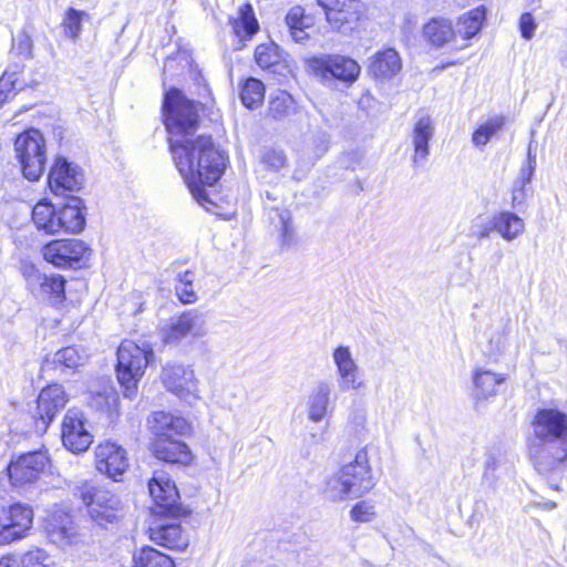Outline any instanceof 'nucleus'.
Wrapping results in <instances>:
<instances>
[{
	"label": "nucleus",
	"mask_w": 567,
	"mask_h": 567,
	"mask_svg": "<svg viewBox=\"0 0 567 567\" xmlns=\"http://www.w3.org/2000/svg\"><path fill=\"white\" fill-rule=\"evenodd\" d=\"M199 107L177 89L165 94L163 109L173 161L193 197L205 206L212 203L205 186H213L221 177L226 158L210 136L190 138L199 124Z\"/></svg>",
	"instance_id": "f257e3e1"
},
{
	"label": "nucleus",
	"mask_w": 567,
	"mask_h": 567,
	"mask_svg": "<svg viewBox=\"0 0 567 567\" xmlns=\"http://www.w3.org/2000/svg\"><path fill=\"white\" fill-rule=\"evenodd\" d=\"M534 442L529 447L536 471L547 475L567 460V414L558 409H539L532 422Z\"/></svg>",
	"instance_id": "f03ea898"
},
{
	"label": "nucleus",
	"mask_w": 567,
	"mask_h": 567,
	"mask_svg": "<svg viewBox=\"0 0 567 567\" xmlns=\"http://www.w3.org/2000/svg\"><path fill=\"white\" fill-rule=\"evenodd\" d=\"M377 484L365 449L360 450L353 461L344 464L331 475L324 487V495L333 502H341L349 497L358 498L369 493Z\"/></svg>",
	"instance_id": "7ed1b4c3"
},
{
	"label": "nucleus",
	"mask_w": 567,
	"mask_h": 567,
	"mask_svg": "<svg viewBox=\"0 0 567 567\" xmlns=\"http://www.w3.org/2000/svg\"><path fill=\"white\" fill-rule=\"evenodd\" d=\"M32 220L37 229L47 235H55L60 231L80 233L85 226L82 199L70 197L59 210L49 203L40 202L33 207Z\"/></svg>",
	"instance_id": "20e7f679"
},
{
	"label": "nucleus",
	"mask_w": 567,
	"mask_h": 567,
	"mask_svg": "<svg viewBox=\"0 0 567 567\" xmlns=\"http://www.w3.org/2000/svg\"><path fill=\"white\" fill-rule=\"evenodd\" d=\"M153 358L154 351L147 344L141 347L131 340L121 343L117 349L116 373L125 398L133 399L136 395L137 383Z\"/></svg>",
	"instance_id": "39448f33"
},
{
	"label": "nucleus",
	"mask_w": 567,
	"mask_h": 567,
	"mask_svg": "<svg viewBox=\"0 0 567 567\" xmlns=\"http://www.w3.org/2000/svg\"><path fill=\"white\" fill-rule=\"evenodd\" d=\"M14 153L23 176L30 182L41 178L47 165V143L37 128L20 133L14 141Z\"/></svg>",
	"instance_id": "423d86ee"
},
{
	"label": "nucleus",
	"mask_w": 567,
	"mask_h": 567,
	"mask_svg": "<svg viewBox=\"0 0 567 567\" xmlns=\"http://www.w3.org/2000/svg\"><path fill=\"white\" fill-rule=\"evenodd\" d=\"M323 9L331 29L343 35L357 32L365 17V6L360 0H317Z\"/></svg>",
	"instance_id": "0eeeda50"
},
{
	"label": "nucleus",
	"mask_w": 567,
	"mask_h": 567,
	"mask_svg": "<svg viewBox=\"0 0 567 567\" xmlns=\"http://www.w3.org/2000/svg\"><path fill=\"white\" fill-rule=\"evenodd\" d=\"M78 494L87 506L89 514L97 525L117 523L122 516V507L118 498L107 491L96 488L90 483H83L78 487Z\"/></svg>",
	"instance_id": "6e6552de"
},
{
	"label": "nucleus",
	"mask_w": 567,
	"mask_h": 567,
	"mask_svg": "<svg viewBox=\"0 0 567 567\" xmlns=\"http://www.w3.org/2000/svg\"><path fill=\"white\" fill-rule=\"evenodd\" d=\"M308 69L312 75L322 82L339 80L352 84L360 75L361 68L358 62L340 54H321L308 61Z\"/></svg>",
	"instance_id": "1a4fd4ad"
},
{
	"label": "nucleus",
	"mask_w": 567,
	"mask_h": 567,
	"mask_svg": "<svg viewBox=\"0 0 567 567\" xmlns=\"http://www.w3.org/2000/svg\"><path fill=\"white\" fill-rule=\"evenodd\" d=\"M20 272L27 289L38 299L52 305L61 303L65 298V279L61 275L48 276L32 262L21 261Z\"/></svg>",
	"instance_id": "9d476101"
},
{
	"label": "nucleus",
	"mask_w": 567,
	"mask_h": 567,
	"mask_svg": "<svg viewBox=\"0 0 567 567\" xmlns=\"http://www.w3.org/2000/svg\"><path fill=\"white\" fill-rule=\"evenodd\" d=\"M208 332L207 317L197 309L171 318L161 330L165 343H179L184 339H200Z\"/></svg>",
	"instance_id": "9b49d317"
},
{
	"label": "nucleus",
	"mask_w": 567,
	"mask_h": 567,
	"mask_svg": "<svg viewBox=\"0 0 567 567\" xmlns=\"http://www.w3.org/2000/svg\"><path fill=\"white\" fill-rule=\"evenodd\" d=\"M150 495L154 499V514L178 517L183 513L179 493L175 483L164 471H154L148 482Z\"/></svg>",
	"instance_id": "f8f14e48"
},
{
	"label": "nucleus",
	"mask_w": 567,
	"mask_h": 567,
	"mask_svg": "<svg viewBox=\"0 0 567 567\" xmlns=\"http://www.w3.org/2000/svg\"><path fill=\"white\" fill-rule=\"evenodd\" d=\"M33 523L29 505L16 503L6 506L0 502V545L25 537Z\"/></svg>",
	"instance_id": "ddd939ff"
},
{
	"label": "nucleus",
	"mask_w": 567,
	"mask_h": 567,
	"mask_svg": "<svg viewBox=\"0 0 567 567\" xmlns=\"http://www.w3.org/2000/svg\"><path fill=\"white\" fill-rule=\"evenodd\" d=\"M161 378L167 391L186 403L194 404L200 399L198 380L190 367L167 364L163 368Z\"/></svg>",
	"instance_id": "4468645a"
},
{
	"label": "nucleus",
	"mask_w": 567,
	"mask_h": 567,
	"mask_svg": "<svg viewBox=\"0 0 567 567\" xmlns=\"http://www.w3.org/2000/svg\"><path fill=\"white\" fill-rule=\"evenodd\" d=\"M48 183L55 196L73 197L71 194L79 192L84 185V174L80 166L58 156L50 169Z\"/></svg>",
	"instance_id": "2eb2a0df"
},
{
	"label": "nucleus",
	"mask_w": 567,
	"mask_h": 567,
	"mask_svg": "<svg viewBox=\"0 0 567 567\" xmlns=\"http://www.w3.org/2000/svg\"><path fill=\"white\" fill-rule=\"evenodd\" d=\"M49 462V456L42 451L29 452L11 461L8 473L12 485L24 486L37 482Z\"/></svg>",
	"instance_id": "dca6fc26"
},
{
	"label": "nucleus",
	"mask_w": 567,
	"mask_h": 567,
	"mask_svg": "<svg viewBox=\"0 0 567 567\" xmlns=\"http://www.w3.org/2000/svg\"><path fill=\"white\" fill-rule=\"evenodd\" d=\"M87 246L79 239H58L52 240L42 248L44 260L58 268H72L79 264Z\"/></svg>",
	"instance_id": "f3484780"
},
{
	"label": "nucleus",
	"mask_w": 567,
	"mask_h": 567,
	"mask_svg": "<svg viewBox=\"0 0 567 567\" xmlns=\"http://www.w3.org/2000/svg\"><path fill=\"white\" fill-rule=\"evenodd\" d=\"M332 361L336 367L340 391H358L365 386V382L360 374V367L348 346L334 348Z\"/></svg>",
	"instance_id": "a211bd4d"
},
{
	"label": "nucleus",
	"mask_w": 567,
	"mask_h": 567,
	"mask_svg": "<svg viewBox=\"0 0 567 567\" xmlns=\"http://www.w3.org/2000/svg\"><path fill=\"white\" fill-rule=\"evenodd\" d=\"M95 464L100 473L114 481H121L130 465L126 450L111 441L103 442L96 446Z\"/></svg>",
	"instance_id": "6ab92c4d"
},
{
	"label": "nucleus",
	"mask_w": 567,
	"mask_h": 567,
	"mask_svg": "<svg viewBox=\"0 0 567 567\" xmlns=\"http://www.w3.org/2000/svg\"><path fill=\"white\" fill-rule=\"evenodd\" d=\"M61 439L63 445L73 453L86 451L93 442V436L85 427L83 414L69 410L63 417Z\"/></svg>",
	"instance_id": "aec40b11"
},
{
	"label": "nucleus",
	"mask_w": 567,
	"mask_h": 567,
	"mask_svg": "<svg viewBox=\"0 0 567 567\" xmlns=\"http://www.w3.org/2000/svg\"><path fill=\"white\" fill-rule=\"evenodd\" d=\"M332 385L321 381L311 390L306 401L307 417L312 423H320L326 417L332 416L334 404L331 400Z\"/></svg>",
	"instance_id": "412c9836"
},
{
	"label": "nucleus",
	"mask_w": 567,
	"mask_h": 567,
	"mask_svg": "<svg viewBox=\"0 0 567 567\" xmlns=\"http://www.w3.org/2000/svg\"><path fill=\"white\" fill-rule=\"evenodd\" d=\"M66 402V393L60 384H51L40 392L37 401V414L44 429L52 422L56 413L65 406Z\"/></svg>",
	"instance_id": "4be33fe9"
},
{
	"label": "nucleus",
	"mask_w": 567,
	"mask_h": 567,
	"mask_svg": "<svg viewBox=\"0 0 567 567\" xmlns=\"http://www.w3.org/2000/svg\"><path fill=\"white\" fill-rule=\"evenodd\" d=\"M150 427L155 439H175L190 432L187 420L164 411L153 413Z\"/></svg>",
	"instance_id": "5701e85b"
},
{
	"label": "nucleus",
	"mask_w": 567,
	"mask_h": 567,
	"mask_svg": "<svg viewBox=\"0 0 567 567\" xmlns=\"http://www.w3.org/2000/svg\"><path fill=\"white\" fill-rule=\"evenodd\" d=\"M45 532L51 543L59 547L71 545L78 536L72 517L61 511L53 512L45 525Z\"/></svg>",
	"instance_id": "b1692460"
},
{
	"label": "nucleus",
	"mask_w": 567,
	"mask_h": 567,
	"mask_svg": "<svg viewBox=\"0 0 567 567\" xmlns=\"http://www.w3.org/2000/svg\"><path fill=\"white\" fill-rule=\"evenodd\" d=\"M152 451L156 458L171 464H188L192 454L188 446L178 439H154Z\"/></svg>",
	"instance_id": "393cba45"
},
{
	"label": "nucleus",
	"mask_w": 567,
	"mask_h": 567,
	"mask_svg": "<svg viewBox=\"0 0 567 567\" xmlns=\"http://www.w3.org/2000/svg\"><path fill=\"white\" fill-rule=\"evenodd\" d=\"M434 125L429 115H421L413 127L412 144L414 155L412 158L414 166H420L425 163L429 156V142L433 137Z\"/></svg>",
	"instance_id": "a878e982"
},
{
	"label": "nucleus",
	"mask_w": 567,
	"mask_h": 567,
	"mask_svg": "<svg viewBox=\"0 0 567 567\" xmlns=\"http://www.w3.org/2000/svg\"><path fill=\"white\" fill-rule=\"evenodd\" d=\"M506 379V374L495 373L482 368L474 369L472 380L474 384L473 398L476 404L495 396L497 386L504 383Z\"/></svg>",
	"instance_id": "bb28decb"
},
{
	"label": "nucleus",
	"mask_w": 567,
	"mask_h": 567,
	"mask_svg": "<svg viewBox=\"0 0 567 567\" xmlns=\"http://www.w3.org/2000/svg\"><path fill=\"white\" fill-rule=\"evenodd\" d=\"M150 538L157 545L179 551L185 550L189 544L187 535L178 523L151 527Z\"/></svg>",
	"instance_id": "cd10ccee"
},
{
	"label": "nucleus",
	"mask_w": 567,
	"mask_h": 567,
	"mask_svg": "<svg viewBox=\"0 0 567 567\" xmlns=\"http://www.w3.org/2000/svg\"><path fill=\"white\" fill-rule=\"evenodd\" d=\"M402 69L401 58L394 49H385L372 58L370 71L379 79H391Z\"/></svg>",
	"instance_id": "c85d7f7f"
},
{
	"label": "nucleus",
	"mask_w": 567,
	"mask_h": 567,
	"mask_svg": "<svg viewBox=\"0 0 567 567\" xmlns=\"http://www.w3.org/2000/svg\"><path fill=\"white\" fill-rule=\"evenodd\" d=\"M455 37L452 22L444 18H434L423 27V38L433 48H442Z\"/></svg>",
	"instance_id": "c756f323"
},
{
	"label": "nucleus",
	"mask_w": 567,
	"mask_h": 567,
	"mask_svg": "<svg viewBox=\"0 0 567 567\" xmlns=\"http://www.w3.org/2000/svg\"><path fill=\"white\" fill-rule=\"evenodd\" d=\"M494 231L511 241L517 238L525 229L524 220L511 212H499L492 217Z\"/></svg>",
	"instance_id": "7c9ffc66"
},
{
	"label": "nucleus",
	"mask_w": 567,
	"mask_h": 567,
	"mask_svg": "<svg viewBox=\"0 0 567 567\" xmlns=\"http://www.w3.org/2000/svg\"><path fill=\"white\" fill-rule=\"evenodd\" d=\"M233 30L241 40L249 39L258 31V22L249 3L241 6L238 16L229 20Z\"/></svg>",
	"instance_id": "2f4dec72"
},
{
	"label": "nucleus",
	"mask_w": 567,
	"mask_h": 567,
	"mask_svg": "<svg viewBox=\"0 0 567 567\" xmlns=\"http://www.w3.org/2000/svg\"><path fill=\"white\" fill-rule=\"evenodd\" d=\"M19 65L9 66L0 78V106L14 97L18 91L28 86V83L21 81L18 76Z\"/></svg>",
	"instance_id": "473e14b6"
},
{
	"label": "nucleus",
	"mask_w": 567,
	"mask_h": 567,
	"mask_svg": "<svg viewBox=\"0 0 567 567\" xmlns=\"http://www.w3.org/2000/svg\"><path fill=\"white\" fill-rule=\"evenodd\" d=\"M133 561L135 567H175L169 556L150 546L135 550Z\"/></svg>",
	"instance_id": "72a5a7b5"
},
{
	"label": "nucleus",
	"mask_w": 567,
	"mask_h": 567,
	"mask_svg": "<svg viewBox=\"0 0 567 567\" xmlns=\"http://www.w3.org/2000/svg\"><path fill=\"white\" fill-rule=\"evenodd\" d=\"M505 125V117L495 115L487 118L484 123L480 124L472 134V143L475 147H484L494 135L503 130Z\"/></svg>",
	"instance_id": "f704fd0d"
},
{
	"label": "nucleus",
	"mask_w": 567,
	"mask_h": 567,
	"mask_svg": "<svg viewBox=\"0 0 567 567\" xmlns=\"http://www.w3.org/2000/svg\"><path fill=\"white\" fill-rule=\"evenodd\" d=\"M87 360V354L84 350H80L75 347H66L58 352L53 357V363L61 370H70L75 372L80 367L84 365Z\"/></svg>",
	"instance_id": "c9c22d12"
},
{
	"label": "nucleus",
	"mask_w": 567,
	"mask_h": 567,
	"mask_svg": "<svg viewBox=\"0 0 567 567\" xmlns=\"http://www.w3.org/2000/svg\"><path fill=\"white\" fill-rule=\"evenodd\" d=\"M484 19H485V9L484 8H476L474 10H471L470 12L463 14L460 18L458 33L464 39H471L481 30Z\"/></svg>",
	"instance_id": "e433bc0d"
},
{
	"label": "nucleus",
	"mask_w": 567,
	"mask_h": 567,
	"mask_svg": "<svg viewBox=\"0 0 567 567\" xmlns=\"http://www.w3.org/2000/svg\"><path fill=\"white\" fill-rule=\"evenodd\" d=\"M265 97V86L261 81L250 78L248 79L240 92V99L243 104L250 109H257L261 105Z\"/></svg>",
	"instance_id": "4c0bfd02"
},
{
	"label": "nucleus",
	"mask_w": 567,
	"mask_h": 567,
	"mask_svg": "<svg viewBox=\"0 0 567 567\" xmlns=\"http://www.w3.org/2000/svg\"><path fill=\"white\" fill-rule=\"evenodd\" d=\"M295 109V100L286 91H277L270 96L268 112L275 120L288 116Z\"/></svg>",
	"instance_id": "58836bf2"
},
{
	"label": "nucleus",
	"mask_w": 567,
	"mask_h": 567,
	"mask_svg": "<svg viewBox=\"0 0 567 567\" xmlns=\"http://www.w3.org/2000/svg\"><path fill=\"white\" fill-rule=\"evenodd\" d=\"M195 275L193 271H184L178 274V281L175 286L176 296L179 301L184 305L195 303L197 301V295L194 290Z\"/></svg>",
	"instance_id": "ea45409f"
},
{
	"label": "nucleus",
	"mask_w": 567,
	"mask_h": 567,
	"mask_svg": "<svg viewBox=\"0 0 567 567\" xmlns=\"http://www.w3.org/2000/svg\"><path fill=\"white\" fill-rule=\"evenodd\" d=\"M84 18H89L86 12L70 8L65 12V17L62 22L65 35L75 41L82 31V20Z\"/></svg>",
	"instance_id": "a19ab883"
},
{
	"label": "nucleus",
	"mask_w": 567,
	"mask_h": 567,
	"mask_svg": "<svg viewBox=\"0 0 567 567\" xmlns=\"http://www.w3.org/2000/svg\"><path fill=\"white\" fill-rule=\"evenodd\" d=\"M10 53L22 60H28L33 56V41L31 34L27 30H21L12 38V48Z\"/></svg>",
	"instance_id": "79ce46f5"
},
{
	"label": "nucleus",
	"mask_w": 567,
	"mask_h": 567,
	"mask_svg": "<svg viewBox=\"0 0 567 567\" xmlns=\"http://www.w3.org/2000/svg\"><path fill=\"white\" fill-rule=\"evenodd\" d=\"M255 60L260 68L268 69L278 62L279 56L272 45L260 44L255 50Z\"/></svg>",
	"instance_id": "37998d69"
},
{
	"label": "nucleus",
	"mask_w": 567,
	"mask_h": 567,
	"mask_svg": "<svg viewBox=\"0 0 567 567\" xmlns=\"http://www.w3.org/2000/svg\"><path fill=\"white\" fill-rule=\"evenodd\" d=\"M262 164L272 172H280L286 167L287 158L281 151L266 150L261 157Z\"/></svg>",
	"instance_id": "c03bdc74"
},
{
	"label": "nucleus",
	"mask_w": 567,
	"mask_h": 567,
	"mask_svg": "<svg viewBox=\"0 0 567 567\" xmlns=\"http://www.w3.org/2000/svg\"><path fill=\"white\" fill-rule=\"evenodd\" d=\"M49 560L50 557L44 550L35 548L22 556L21 564L22 567H49Z\"/></svg>",
	"instance_id": "a18cd8bd"
},
{
	"label": "nucleus",
	"mask_w": 567,
	"mask_h": 567,
	"mask_svg": "<svg viewBox=\"0 0 567 567\" xmlns=\"http://www.w3.org/2000/svg\"><path fill=\"white\" fill-rule=\"evenodd\" d=\"M350 515L354 522H359V523L370 522L375 516L374 505L367 501L359 502L351 509Z\"/></svg>",
	"instance_id": "49530a36"
},
{
	"label": "nucleus",
	"mask_w": 567,
	"mask_h": 567,
	"mask_svg": "<svg viewBox=\"0 0 567 567\" xmlns=\"http://www.w3.org/2000/svg\"><path fill=\"white\" fill-rule=\"evenodd\" d=\"M286 24L289 29L298 27H309V19L305 16L303 8L296 6L292 7L286 16Z\"/></svg>",
	"instance_id": "de8ad7c7"
},
{
	"label": "nucleus",
	"mask_w": 567,
	"mask_h": 567,
	"mask_svg": "<svg viewBox=\"0 0 567 567\" xmlns=\"http://www.w3.org/2000/svg\"><path fill=\"white\" fill-rule=\"evenodd\" d=\"M328 151V143L323 136H318L307 144L305 153L310 158L318 159Z\"/></svg>",
	"instance_id": "09e8293b"
},
{
	"label": "nucleus",
	"mask_w": 567,
	"mask_h": 567,
	"mask_svg": "<svg viewBox=\"0 0 567 567\" xmlns=\"http://www.w3.org/2000/svg\"><path fill=\"white\" fill-rule=\"evenodd\" d=\"M537 24L530 13H523L519 19V29L522 37L530 40L534 37Z\"/></svg>",
	"instance_id": "8fccbe9b"
},
{
	"label": "nucleus",
	"mask_w": 567,
	"mask_h": 567,
	"mask_svg": "<svg viewBox=\"0 0 567 567\" xmlns=\"http://www.w3.org/2000/svg\"><path fill=\"white\" fill-rule=\"evenodd\" d=\"M278 217L281 221V237H282V244L284 245H291L293 241V233L292 227L289 224V214L287 212H278Z\"/></svg>",
	"instance_id": "3c124183"
},
{
	"label": "nucleus",
	"mask_w": 567,
	"mask_h": 567,
	"mask_svg": "<svg viewBox=\"0 0 567 567\" xmlns=\"http://www.w3.org/2000/svg\"><path fill=\"white\" fill-rule=\"evenodd\" d=\"M492 231H494L492 219L488 223H475L472 226V236L477 239L488 238Z\"/></svg>",
	"instance_id": "603ef678"
},
{
	"label": "nucleus",
	"mask_w": 567,
	"mask_h": 567,
	"mask_svg": "<svg viewBox=\"0 0 567 567\" xmlns=\"http://www.w3.org/2000/svg\"><path fill=\"white\" fill-rule=\"evenodd\" d=\"M498 467V460L494 454H488L485 462V470L483 474V478L485 481H491L494 478V472Z\"/></svg>",
	"instance_id": "864d4df0"
},
{
	"label": "nucleus",
	"mask_w": 567,
	"mask_h": 567,
	"mask_svg": "<svg viewBox=\"0 0 567 567\" xmlns=\"http://www.w3.org/2000/svg\"><path fill=\"white\" fill-rule=\"evenodd\" d=\"M308 27H298L296 29H289L290 35L296 42H302L308 38V34L306 32V29Z\"/></svg>",
	"instance_id": "5fc2aeb1"
},
{
	"label": "nucleus",
	"mask_w": 567,
	"mask_h": 567,
	"mask_svg": "<svg viewBox=\"0 0 567 567\" xmlns=\"http://www.w3.org/2000/svg\"><path fill=\"white\" fill-rule=\"evenodd\" d=\"M535 165H536V156L532 155V147L529 146L528 147V177H527V182H529L530 179V176L533 174V171L535 169Z\"/></svg>",
	"instance_id": "6e6d98bb"
},
{
	"label": "nucleus",
	"mask_w": 567,
	"mask_h": 567,
	"mask_svg": "<svg viewBox=\"0 0 567 567\" xmlns=\"http://www.w3.org/2000/svg\"><path fill=\"white\" fill-rule=\"evenodd\" d=\"M560 63L564 68L567 69V53H565L561 58H560Z\"/></svg>",
	"instance_id": "4d7b16f0"
},
{
	"label": "nucleus",
	"mask_w": 567,
	"mask_h": 567,
	"mask_svg": "<svg viewBox=\"0 0 567 567\" xmlns=\"http://www.w3.org/2000/svg\"><path fill=\"white\" fill-rule=\"evenodd\" d=\"M555 507H556V504H555L554 502H549V503L547 504V508H549V509H553V508H555Z\"/></svg>",
	"instance_id": "13d9d810"
},
{
	"label": "nucleus",
	"mask_w": 567,
	"mask_h": 567,
	"mask_svg": "<svg viewBox=\"0 0 567 567\" xmlns=\"http://www.w3.org/2000/svg\"><path fill=\"white\" fill-rule=\"evenodd\" d=\"M312 439L315 440V442L319 443L321 441V437L320 436H317V435H312Z\"/></svg>",
	"instance_id": "bf43d9fd"
},
{
	"label": "nucleus",
	"mask_w": 567,
	"mask_h": 567,
	"mask_svg": "<svg viewBox=\"0 0 567 567\" xmlns=\"http://www.w3.org/2000/svg\"><path fill=\"white\" fill-rule=\"evenodd\" d=\"M518 200H519V199H518L517 195H514V197H513V202L515 203V202H518Z\"/></svg>",
	"instance_id": "052dcab7"
},
{
	"label": "nucleus",
	"mask_w": 567,
	"mask_h": 567,
	"mask_svg": "<svg viewBox=\"0 0 567 567\" xmlns=\"http://www.w3.org/2000/svg\"><path fill=\"white\" fill-rule=\"evenodd\" d=\"M133 567H135V566H133Z\"/></svg>",
	"instance_id": "680f3d73"
}]
</instances>
